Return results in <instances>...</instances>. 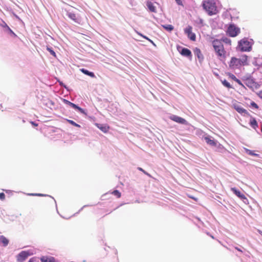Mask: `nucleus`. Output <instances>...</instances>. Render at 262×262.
Here are the masks:
<instances>
[{"label": "nucleus", "instance_id": "nucleus-4", "mask_svg": "<svg viewBox=\"0 0 262 262\" xmlns=\"http://www.w3.org/2000/svg\"><path fill=\"white\" fill-rule=\"evenodd\" d=\"M252 43L247 38H244L238 42L237 47L242 52H249L252 50Z\"/></svg>", "mask_w": 262, "mask_h": 262}, {"label": "nucleus", "instance_id": "nucleus-18", "mask_svg": "<svg viewBox=\"0 0 262 262\" xmlns=\"http://www.w3.org/2000/svg\"><path fill=\"white\" fill-rule=\"evenodd\" d=\"M67 15L70 19H72L75 22H76V23L78 22L77 17L76 16V15L75 13L68 12Z\"/></svg>", "mask_w": 262, "mask_h": 262}, {"label": "nucleus", "instance_id": "nucleus-16", "mask_svg": "<svg viewBox=\"0 0 262 262\" xmlns=\"http://www.w3.org/2000/svg\"><path fill=\"white\" fill-rule=\"evenodd\" d=\"M80 70L83 74H84L86 75H88V76H90L91 77H92V78L95 77V74H94V73H93L92 72H90L88 70L84 69H81Z\"/></svg>", "mask_w": 262, "mask_h": 262}, {"label": "nucleus", "instance_id": "nucleus-26", "mask_svg": "<svg viewBox=\"0 0 262 262\" xmlns=\"http://www.w3.org/2000/svg\"><path fill=\"white\" fill-rule=\"evenodd\" d=\"M222 82L223 84L226 88H229V89L231 88V86L230 84L226 80H224L222 81Z\"/></svg>", "mask_w": 262, "mask_h": 262}, {"label": "nucleus", "instance_id": "nucleus-39", "mask_svg": "<svg viewBox=\"0 0 262 262\" xmlns=\"http://www.w3.org/2000/svg\"><path fill=\"white\" fill-rule=\"evenodd\" d=\"M258 95L260 97L262 98V91H260Z\"/></svg>", "mask_w": 262, "mask_h": 262}, {"label": "nucleus", "instance_id": "nucleus-29", "mask_svg": "<svg viewBox=\"0 0 262 262\" xmlns=\"http://www.w3.org/2000/svg\"><path fill=\"white\" fill-rule=\"evenodd\" d=\"M47 50L50 53L51 55H52L53 56L56 57V53L55 52L52 50V48H49L47 47Z\"/></svg>", "mask_w": 262, "mask_h": 262}, {"label": "nucleus", "instance_id": "nucleus-32", "mask_svg": "<svg viewBox=\"0 0 262 262\" xmlns=\"http://www.w3.org/2000/svg\"><path fill=\"white\" fill-rule=\"evenodd\" d=\"M251 105L253 107H255V108H258L257 104L256 103H255L254 102H252L251 103Z\"/></svg>", "mask_w": 262, "mask_h": 262}, {"label": "nucleus", "instance_id": "nucleus-5", "mask_svg": "<svg viewBox=\"0 0 262 262\" xmlns=\"http://www.w3.org/2000/svg\"><path fill=\"white\" fill-rule=\"evenodd\" d=\"M240 33V28L233 24H230L226 30L227 35L231 37L237 36Z\"/></svg>", "mask_w": 262, "mask_h": 262}, {"label": "nucleus", "instance_id": "nucleus-2", "mask_svg": "<svg viewBox=\"0 0 262 262\" xmlns=\"http://www.w3.org/2000/svg\"><path fill=\"white\" fill-rule=\"evenodd\" d=\"M212 45L218 58L220 60H225L226 58V51L222 40L214 39L212 41Z\"/></svg>", "mask_w": 262, "mask_h": 262}, {"label": "nucleus", "instance_id": "nucleus-1", "mask_svg": "<svg viewBox=\"0 0 262 262\" xmlns=\"http://www.w3.org/2000/svg\"><path fill=\"white\" fill-rule=\"evenodd\" d=\"M228 64L229 68L232 70L239 69L243 66L248 65V56L243 55L239 58L232 57Z\"/></svg>", "mask_w": 262, "mask_h": 262}, {"label": "nucleus", "instance_id": "nucleus-14", "mask_svg": "<svg viewBox=\"0 0 262 262\" xmlns=\"http://www.w3.org/2000/svg\"><path fill=\"white\" fill-rule=\"evenodd\" d=\"M194 53L200 60H202L203 59V55L199 49L195 48L194 50Z\"/></svg>", "mask_w": 262, "mask_h": 262}, {"label": "nucleus", "instance_id": "nucleus-30", "mask_svg": "<svg viewBox=\"0 0 262 262\" xmlns=\"http://www.w3.org/2000/svg\"><path fill=\"white\" fill-rule=\"evenodd\" d=\"M138 169L142 172H143L144 174H145L146 175L149 176V177H150V175L146 171H145L143 169H142V168L141 167H138Z\"/></svg>", "mask_w": 262, "mask_h": 262}, {"label": "nucleus", "instance_id": "nucleus-9", "mask_svg": "<svg viewBox=\"0 0 262 262\" xmlns=\"http://www.w3.org/2000/svg\"><path fill=\"white\" fill-rule=\"evenodd\" d=\"M29 255V253L27 251H21L17 256V260L19 261L25 260Z\"/></svg>", "mask_w": 262, "mask_h": 262}, {"label": "nucleus", "instance_id": "nucleus-13", "mask_svg": "<svg viewBox=\"0 0 262 262\" xmlns=\"http://www.w3.org/2000/svg\"><path fill=\"white\" fill-rule=\"evenodd\" d=\"M180 53L182 55L186 57L191 56V52L187 48H183Z\"/></svg>", "mask_w": 262, "mask_h": 262}, {"label": "nucleus", "instance_id": "nucleus-19", "mask_svg": "<svg viewBox=\"0 0 262 262\" xmlns=\"http://www.w3.org/2000/svg\"><path fill=\"white\" fill-rule=\"evenodd\" d=\"M204 139L207 144L212 146L216 145L215 142L213 140L211 139L209 137H205Z\"/></svg>", "mask_w": 262, "mask_h": 262}, {"label": "nucleus", "instance_id": "nucleus-44", "mask_svg": "<svg viewBox=\"0 0 262 262\" xmlns=\"http://www.w3.org/2000/svg\"><path fill=\"white\" fill-rule=\"evenodd\" d=\"M3 27L6 28V26L5 25V24L3 26Z\"/></svg>", "mask_w": 262, "mask_h": 262}, {"label": "nucleus", "instance_id": "nucleus-37", "mask_svg": "<svg viewBox=\"0 0 262 262\" xmlns=\"http://www.w3.org/2000/svg\"><path fill=\"white\" fill-rule=\"evenodd\" d=\"M30 195H38V196H42V194H40V193H32Z\"/></svg>", "mask_w": 262, "mask_h": 262}, {"label": "nucleus", "instance_id": "nucleus-34", "mask_svg": "<svg viewBox=\"0 0 262 262\" xmlns=\"http://www.w3.org/2000/svg\"><path fill=\"white\" fill-rule=\"evenodd\" d=\"M5 25L6 26V28L8 30V31H9L10 32L13 33L12 30L9 27V26L6 24H5Z\"/></svg>", "mask_w": 262, "mask_h": 262}, {"label": "nucleus", "instance_id": "nucleus-41", "mask_svg": "<svg viewBox=\"0 0 262 262\" xmlns=\"http://www.w3.org/2000/svg\"><path fill=\"white\" fill-rule=\"evenodd\" d=\"M28 262H34V260L32 258H31L28 261Z\"/></svg>", "mask_w": 262, "mask_h": 262}, {"label": "nucleus", "instance_id": "nucleus-35", "mask_svg": "<svg viewBox=\"0 0 262 262\" xmlns=\"http://www.w3.org/2000/svg\"><path fill=\"white\" fill-rule=\"evenodd\" d=\"M5 25L6 26V28L8 30V31H9L10 32L13 33L12 30L9 27V26L6 24H5Z\"/></svg>", "mask_w": 262, "mask_h": 262}, {"label": "nucleus", "instance_id": "nucleus-28", "mask_svg": "<svg viewBox=\"0 0 262 262\" xmlns=\"http://www.w3.org/2000/svg\"><path fill=\"white\" fill-rule=\"evenodd\" d=\"M137 34L139 35H140L141 36H142V37H143L144 38L146 39V40H148L149 41H150L151 43H152V44H154V42L151 40L149 38H148L147 36H144L143 35V34H142L141 33L138 32H137Z\"/></svg>", "mask_w": 262, "mask_h": 262}, {"label": "nucleus", "instance_id": "nucleus-25", "mask_svg": "<svg viewBox=\"0 0 262 262\" xmlns=\"http://www.w3.org/2000/svg\"><path fill=\"white\" fill-rule=\"evenodd\" d=\"M111 194L116 196L117 198H120L121 196V193L117 190H114L111 192Z\"/></svg>", "mask_w": 262, "mask_h": 262}, {"label": "nucleus", "instance_id": "nucleus-33", "mask_svg": "<svg viewBox=\"0 0 262 262\" xmlns=\"http://www.w3.org/2000/svg\"><path fill=\"white\" fill-rule=\"evenodd\" d=\"M176 2H177V3L179 5H183V3H182V0H175Z\"/></svg>", "mask_w": 262, "mask_h": 262}, {"label": "nucleus", "instance_id": "nucleus-10", "mask_svg": "<svg viewBox=\"0 0 262 262\" xmlns=\"http://www.w3.org/2000/svg\"><path fill=\"white\" fill-rule=\"evenodd\" d=\"M231 190L239 198H240L242 200L246 199V197L245 195L241 192V191L238 190H237L235 187H232L231 188Z\"/></svg>", "mask_w": 262, "mask_h": 262}, {"label": "nucleus", "instance_id": "nucleus-31", "mask_svg": "<svg viewBox=\"0 0 262 262\" xmlns=\"http://www.w3.org/2000/svg\"><path fill=\"white\" fill-rule=\"evenodd\" d=\"M5 199V194L3 193H0V199L1 200H4Z\"/></svg>", "mask_w": 262, "mask_h": 262}, {"label": "nucleus", "instance_id": "nucleus-45", "mask_svg": "<svg viewBox=\"0 0 262 262\" xmlns=\"http://www.w3.org/2000/svg\"><path fill=\"white\" fill-rule=\"evenodd\" d=\"M191 198H192V199L195 200V199L194 198H193V197H191Z\"/></svg>", "mask_w": 262, "mask_h": 262}, {"label": "nucleus", "instance_id": "nucleus-22", "mask_svg": "<svg viewBox=\"0 0 262 262\" xmlns=\"http://www.w3.org/2000/svg\"><path fill=\"white\" fill-rule=\"evenodd\" d=\"M250 123L251 126L254 129L258 127L257 123L254 118L251 119Z\"/></svg>", "mask_w": 262, "mask_h": 262}, {"label": "nucleus", "instance_id": "nucleus-23", "mask_svg": "<svg viewBox=\"0 0 262 262\" xmlns=\"http://www.w3.org/2000/svg\"><path fill=\"white\" fill-rule=\"evenodd\" d=\"M220 40H222V42H224L226 44H228L229 45H231V40L227 37H223Z\"/></svg>", "mask_w": 262, "mask_h": 262}, {"label": "nucleus", "instance_id": "nucleus-15", "mask_svg": "<svg viewBox=\"0 0 262 262\" xmlns=\"http://www.w3.org/2000/svg\"><path fill=\"white\" fill-rule=\"evenodd\" d=\"M41 262H55V259L53 257H42L41 258Z\"/></svg>", "mask_w": 262, "mask_h": 262}, {"label": "nucleus", "instance_id": "nucleus-8", "mask_svg": "<svg viewBox=\"0 0 262 262\" xmlns=\"http://www.w3.org/2000/svg\"><path fill=\"white\" fill-rule=\"evenodd\" d=\"M192 28L191 26H188L184 30L185 34L187 35L188 37L191 40H195L196 36L194 33L192 32Z\"/></svg>", "mask_w": 262, "mask_h": 262}, {"label": "nucleus", "instance_id": "nucleus-40", "mask_svg": "<svg viewBox=\"0 0 262 262\" xmlns=\"http://www.w3.org/2000/svg\"><path fill=\"white\" fill-rule=\"evenodd\" d=\"M235 249L236 250H237V251H240V252H242V250L241 249H239V248H238V247H235Z\"/></svg>", "mask_w": 262, "mask_h": 262}, {"label": "nucleus", "instance_id": "nucleus-7", "mask_svg": "<svg viewBox=\"0 0 262 262\" xmlns=\"http://www.w3.org/2000/svg\"><path fill=\"white\" fill-rule=\"evenodd\" d=\"M169 119L177 123L181 124H188L187 121L185 119L174 115H172L169 116Z\"/></svg>", "mask_w": 262, "mask_h": 262}, {"label": "nucleus", "instance_id": "nucleus-43", "mask_svg": "<svg viewBox=\"0 0 262 262\" xmlns=\"http://www.w3.org/2000/svg\"><path fill=\"white\" fill-rule=\"evenodd\" d=\"M210 236L211 237V238H214V237H213V236H212V235H211Z\"/></svg>", "mask_w": 262, "mask_h": 262}, {"label": "nucleus", "instance_id": "nucleus-17", "mask_svg": "<svg viewBox=\"0 0 262 262\" xmlns=\"http://www.w3.org/2000/svg\"><path fill=\"white\" fill-rule=\"evenodd\" d=\"M228 75L230 78H231L232 80L236 82L239 85L243 86V84L242 83L241 81L237 79L234 75L231 73H229Z\"/></svg>", "mask_w": 262, "mask_h": 262}, {"label": "nucleus", "instance_id": "nucleus-38", "mask_svg": "<svg viewBox=\"0 0 262 262\" xmlns=\"http://www.w3.org/2000/svg\"><path fill=\"white\" fill-rule=\"evenodd\" d=\"M31 123L33 125V126H37L38 125V124L36 123H35L34 122H33V121H31Z\"/></svg>", "mask_w": 262, "mask_h": 262}, {"label": "nucleus", "instance_id": "nucleus-36", "mask_svg": "<svg viewBox=\"0 0 262 262\" xmlns=\"http://www.w3.org/2000/svg\"><path fill=\"white\" fill-rule=\"evenodd\" d=\"M76 110H78V111H79L80 112L82 113L83 112V110L82 108H80V107L78 106H77V108H76Z\"/></svg>", "mask_w": 262, "mask_h": 262}, {"label": "nucleus", "instance_id": "nucleus-24", "mask_svg": "<svg viewBox=\"0 0 262 262\" xmlns=\"http://www.w3.org/2000/svg\"><path fill=\"white\" fill-rule=\"evenodd\" d=\"M64 102L69 105L70 106H71L72 107L76 109V108H77V105H76L75 104L72 103V102H71L70 101H68V100H65L64 99Z\"/></svg>", "mask_w": 262, "mask_h": 262}, {"label": "nucleus", "instance_id": "nucleus-20", "mask_svg": "<svg viewBox=\"0 0 262 262\" xmlns=\"http://www.w3.org/2000/svg\"><path fill=\"white\" fill-rule=\"evenodd\" d=\"M98 127L104 133H106L108 131L109 127L106 125L102 124L97 125Z\"/></svg>", "mask_w": 262, "mask_h": 262}, {"label": "nucleus", "instance_id": "nucleus-6", "mask_svg": "<svg viewBox=\"0 0 262 262\" xmlns=\"http://www.w3.org/2000/svg\"><path fill=\"white\" fill-rule=\"evenodd\" d=\"M232 106L241 114H249L247 111L242 106L241 103L236 100L233 102Z\"/></svg>", "mask_w": 262, "mask_h": 262}, {"label": "nucleus", "instance_id": "nucleus-27", "mask_svg": "<svg viewBox=\"0 0 262 262\" xmlns=\"http://www.w3.org/2000/svg\"><path fill=\"white\" fill-rule=\"evenodd\" d=\"M67 121L70 123L71 124V125H73V126H76V127H80V125L77 124L76 123H75L74 121H73V120H68L67 119Z\"/></svg>", "mask_w": 262, "mask_h": 262}, {"label": "nucleus", "instance_id": "nucleus-21", "mask_svg": "<svg viewBox=\"0 0 262 262\" xmlns=\"http://www.w3.org/2000/svg\"><path fill=\"white\" fill-rule=\"evenodd\" d=\"M162 27L166 31L168 32H171L173 29L174 27L171 25H162Z\"/></svg>", "mask_w": 262, "mask_h": 262}, {"label": "nucleus", "instance_id": "nucleus-12", "mask_svg": "<svg viewBox=\"0 0 262 262\" xmlns=\"http://www.w3.org/2000/svg\"><path fill=\"white\" fill-rule=\"evenodd\" d=\"M146 4L148 10L150 12L154 13H156L157 12L156 7L154 6V4L151 2L147 1Z\"/></svg>", "mask_w": 262, "mask_h": 262}, {"label": "nucleus", "instance_id": "nucleus-3", "mask_svg": "<svg viewBox=\"0 0 262 262\" xmlns=\"http://www.w3.org/2000/svg\"><path fill=\"white\" fill-rule=\"evenodd\" d=\"M216 2V0H204L203 2L202 7L210 16L215 15L218 12Z\"/></svg>", "mask_w": 262, "mask_h": 262}, {"label": "nucleus", "instance_id": "nucleus-42", "mask_svg": "<svg viewBox=\"0 0 262 262\" xmlns=\"http://www.w3.org/2000/svg\"><path fill=\"white\" fill-rule=\"evenodd\" d=\"M258 232L262 235V231L260 230H258Z\"/></svg>", "mask_w": 262, "mask_h": 262}, {"label": "nucleus", "instance_id": "nucleus-11", "mask_svg": "<svg viewBox=\"0 0 262 262\" xmlns=\"http://www.w3.org/2000/svg\"><path fill=\"white\" fill-rule=\"evenodd\" d=\"M9 241L4 235L0 236V245L3 247H6L9 244Z\"/></svg>", "mask_w": 262, "mask_h": 262}]
</instances>
